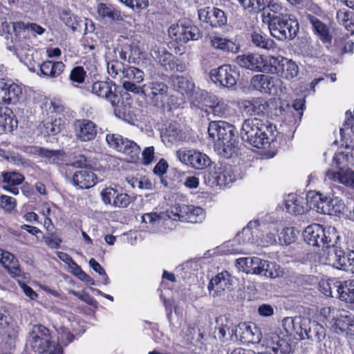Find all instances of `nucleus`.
<instances>
[{
	"label": "nucleus",
	"mask_w": 354,
	"mask_h": 354,
	"mask_svg": "<svg viewBox=\"0 0 354 354\" xmlns=\"http://www.w3.org/2000/svg\"><path fill=\"white\" fill-rule=\"evenodd\" d=\"M304 238L310 245L322 246L321 261L323 263L339 270L342 269V260L346 252L336 245L339 236L335 227H323L322 225L315 223L305 229Z\"/></svg>",
	"instance_id": "f257e3e1"
},
{
	"label": "nucleus",
	"mask_w": 354,
	"mask_h": 354,
	"mask_svg": "<svg viewBox=\"0 0 354 354\" xmlns=\"http://www.w3.org/2000/svg\"><path fill=\"white\" fill-rule=\"evenodd\" d=\"M209 138L214 142L215 150L225 158H230L238 151L237 133L231 124L223 121H212L208 127Z\"/></svg>",
	"instance_id": "f03ea898"
},
{
	"label": "nucleus",
	"mask_w": 354,
	"mask_h": 354,
	"mask_svg": "<svg viewBox=\"0 0 354 354\" xmlns=\"http://www.w3.org/2000/svg\"><path fill=\"white\" fill-rule=\"evenodd\" d=\"M275 126L259 118H248L242 124L241 139L258 149L266 148L274 141Z\"/></svg>",
	"instance_id": "7ed1b4c3"
},
{
	"label": "nucleus",
	"mask_w": 354,
	"mask_h": 354,
	"mask_svg": "<svg viewBox=\"0 0 354 354\" xmlns=\"http://www.w3.org/2000/svg\"><path fill=\"white\" fill-rule=\"evenodd\" d=\"M283 326L288 333H295L300 339H309L319 343L326 337V329L316 321H312L308 317L297 316L285 317Z\"/></svg>",
	"instance_id": "20e7f679"
},
{
	"label": "nucleus",
	"mask_w": 354,
	"mask_h": 354,
	"mask_svg": "<svg viewBox=\"0 0 354 354\" xmlns=\"http://www.w3.org/2000/svg\"><path fill=\"white\" fill-rule=\"evenodd\" d=\"M28 342L32 350L39 354H62V348L51 341L49 330L41 325H34L29 333Z\"/></svg>",
	"instance_id": "39448f33"
},
{
	"label": "nucleus",
	"mask_w": 354,
	"mask_h": 354,
	"mask_svg": "<svg viewBox=\"0 0 354 354\" xmlns=\"http://www.w3.org/2000/svg\"><path fill=\"white\" fill-rule=\"evenodd\" d=\"M271 35L280 41L292 40L297 35L299 26L292 15L268 25Z\"/></svg>",
	"instance_id": "423d86ee"
},
{
	"label": "nucleus",
	"mask_w": 354,
	"mask_h": 354,
	"mask_svg": "<svg viewBox=\"0 0 354 354\" xmlns=\"http://www.w3.org/2000/svg\"><path fill=\"white\" fill-rule=\"evenodd\" d=\"M127 86L133 93L147 96L155 106L162 105L169 95V87L162 82H148L142 86H135L131 84Z\"/></svg>",
	"instance_id": "0eeeda50"
},
{
	"label": "nucleus",
	"mask_w": 354,
	"mask_h": 354,
	"mask_svg": "<svg viewBox=\"0 0 354 354\" xmlns=\"http://www.w3.org/2000/svg\"><path fill=\"white\" fill-rule=\"evenodd\" d=\"M239 178L230 165L219 164L209 169L204 175L205 183L209 187L226 186Z\"/></svg>",
	"instance_id": "6e6552de"
},
{
	"label": "nucleus",
	"mask_w": 354,
	"mask_h": 354,
	"mask_svg": "<svg viewBox=\"0 0 354 354\" xmlns=\"http://www.w3.org/2000/svg\"><path fill=\"white\" fill-rule=\"evenodd\" d=\"M169 37L180 44H186L190 40L196 41L202 37L199 28L187 19L179 20L168 29Z\"/></svg>",
	"instance_id": "1a4fd4ad"
},
{
	"label": "nucleus",
	"mask_w": 354,
	"mask_h": 354,
	"mask_svg": "<svg viewBox=\"0 0 354 354\" xmlns=\"http://www.w3.org/2000/svg\"><path fill=\"white\" fill-rule=\"evenodd\" d=\"M12 29L15 37H10V41H9V37H6V48L9 52L19 57L24 50L29 47V45L24 41L30 37V35L26 23L23 21L13 22Z\"/></svg>",
	"instance_id": "9d476101"
},
{
	"label": "nucleus",
	"mask_w": 354,
	"mask_h": 354,
	"mask_svg": "<svg viewBox=\"0 0 354 354\" xmlns=\"http://www.w3.org/2000/svg\"><path fill=\"white\" fill-rule=\"evenodd\" d=\"M176 156L183 164L195 169H203L212 164L211 159L204 153L194 149L182 148Z\"/></svg>",
	"instance_id": "9b49d317"
},
{
	"label": "nucleus",
	"mask_w": 354,
	"mask_h": 354,
	"mask_svg": "<svg viewBox=\"0 0 354 354\" xmlns=\"http://www.w3.org/2000/svg\"><path fill=\"white\" fill-rule=\"evenodd\" d=\"M106 140L109 147L129 156L131 161L138 159L140 149L135 142L115 133L107 134Z\"/></svg>",
	"instance_id": "f8f14e48"
},
{
	"label": "nucleus",
	"mask_w": 354,
	"mask_h": 354,
	"mask_svg": "<svg viewBox=\"0 0 354 354\" xmlns=\"http://www.w3.org/2000/svg\"><path fill=\"white\" fill-rule=\"evenodd\" d=\"M170 213L174 220L178 218L180 221L192 223H201L205 216L203 209L192 205H178L172 207Z\"/></svg>",
	"instance_id": "ddd939ff"
},
{
	"label": "nucleus",
	"mask_w": 354,
	"mask_h": 354,
	"mask_svg": "<svg viewBox=\"0 0 354 354\" xmlns=\"http://www.w3.org/2000/svg\"><path fill=\"white\" fill-rule=\"evenodd\" d=\"M209 76L214 82L223 87L232 88L236 86L239 75L234 67L224 64L211 70Z\"/></svg>",
	"instance_id": "4468645a"
},
{
	"label": "nucleus",
	"mask_w": 354,
	"mask_h": 354,
	"mask_svg": "<svg viewBox=\"0 0 354 354\" xmlns=\"http://www.w3.org/2000/svg\"><path fill=\"white\" fill-rule=\"evenodd\" d=\"M60 20L73 32H92L95 28L91 20L88 19H81L73 14L68 9H63L59 12Z\"/></svg>",
	"instance_id": "2eb2a0df"
},
{
	"label": "nucleus",
	"mask_w": 354,
	"mask_h": 354,
	"mask_svg": "<svg viewBox=\"0 0 354 354\" xmlns=\"http://www.w3.org/2000/svg\"><path fill=\"white\" fill-rule=\"evenodd\" d=\"M91 91L97 96L106 99L112 106H115L120 100L117 93L116 85L111 81H97L91 87Z\"/></svg>",
	"instance_id": "dca6fc26"
},
{
	"label": "nucleus",
	"mask_w": 354,
	"mask_h": 354,
	"mask_svg": "<svg viewBox=\"0 0 354 354\" xmlns=\"http://www.w3.org/2000/svg\"><path fill=\"white\" fill-rule=\"evenodd\" d=\"M262 11V21L267 25L290 15L288 8L278 0H268L265 10Z\"/></svg>",
	"instance_id": "f3484780"
},
{
	"label": "nucleus",
	"mask_w": 354,
	"mask_h": 354,
	"mask_svg": "<svg viewBox=\"0 0 354 354\" xmlns=\"http://www.w3.org/2000/svg\"><path fill=\"white\" fill-rule=\"evenodd\" d=\"M280 82L274 77L259 74L253 76L250 80L251 86L261 93L274 94L277 93V84Z\"/></svg>",
	"instance_id": "a211bd4d"
},
{
	"label": "nucleus",
	"mask_w": 354,
	"mask_h": 354,
	"mask_svg": "<svg viewBox=\"0 0 354 354\" xmlns=\"http://www.w3.org/2000/svg\"><path fill=\"white\" fill-rule=\"evenodd\" d=\"M76 138L82 142L95 139L97 135L96 124L89 120H77L74 122Z\"/></svg>",
	"instance_id": "6ab92c4d"
},
{
	"label": "nucleus",
	"mask_w": 354,
	"mask_h": 354,
	"mask_svg": "<svg viewBox=\"0 0 354 354\" xmlns=\"http://www.w3.org/2000/svg\"><path fill=\"white\" fill-rule=\"evenodd\" d=\"M21 88L16 84L0 79V102L15 104L21 95Z\"/></svg>",
	"instance_id": "aec40b11"
},
{
	"label": "nucleus",
	"mask_w": 354,
	"mask_h": 354,
	"mask_svg": "<svg viewBox=\"0 0 354 354\" xmlns=\"http://www.w3.org/2000/svg\"><path fill=\"white\" fill-rule=\"evenodd\" d=\"M236 64L242 68L254 71H263L266 67L263 57L259 54H243L236 57Z\"/></svg>",
	"instance_id": "412c9836"
},
{
	"label": "nucleus",
	"mask_w": 354,
	"mask_h": 354,
	"mask_svg": "<svg viewBox=\"0 0 354 354\" xmlns=\"http://www.w3.org/2000/svg\"><path fill=\"white\" fill-rule=\"evenodd\" d=\"M268 106V102L262 97L244 100L240 102L241 110L249 115L263 114Z\"/></svg>",
	"instance_id": "4be33fe9"
},
{
	"label": "nucleus",
	"mask_w": 354,
	"mask_h": 354,
	"mask_svg": "<svg viewBox=\"0 0 354 354\" xmlns=\"http://www.w3.org/2000/svg\"><path fill=\"white\" fill-rule=\"evenodd\" d=\"M120 78L122 79L123 88L132 92L130 88H128L127 84H133L135 86H139L138 84L142 82L144 80V73L140 69L126 65L122 71V75H120Z\"/></svg>",
	"instance_id": "5701e85b"
},
{
	"label": "nucleus",
	"mask_w": 354,
	"mask_h": 354,
	"mask_svg": "<svg viewBox=\"0 0 354 354\" xmlns=\"http://www.w3.org/2000/svg\"><path fill=\"white\" fill-rule=\"evenodd\" d=\"M96 178L95 174L90 169H84L73 174L72 181L80 189H88L95 185Z\"/></svg>",
	"instance_id": "b1692460"
},
{
	"label": "nucleus",
	"mask_w": 354,
	"mask_h": 354,
	"mask_svg": "<svg viewBox=\"0 0 354 354\" xmlns=\"http://www.w3.org/2000/svg\"><path fill=\"white\" fill-rule=\"evenodd\" d=\"M326 176L329 180L354 188V171L349 168L337 171L328 170L326 173Z\"/></svg>",
	"instance_id": "393cba45"
},
{
	"label": "nucleus",
	"mask_w": 354,
	"mask_h": 354,
	"mask_svg": "<svg viewBox=\"0 0 354 354\" xmlns=\"http://www.w3.org/2000/svg\"><path fill=\"white\" fill-rule=\"evenodd\" d=\"M286 210L292 214H302L308 210L306 198L295 194H289L285 201Z\"/></svg>",
	"instance_id": "a878e982"
},
{
	"label": "nucleus",
	"mask_w": 354,
	"mask_h": 354,
	"mask_svg": "<svg viewBox=\"0 0 354 354\" xmlns=\"http://www.w3.org/2000/svg\"><path fill=\"white\" fill-rule=\"evenodd\" d=\"M97 12L102 19L111 22H119L123 20L121 11L112 4L100 3L97 6Z\"/></svg>",
	"instance_id": "bb28decb"
},
{
	"label": "nucleus",
	"mask_w": 354,
	"mask_h": 354,
	"mask_svg": "<svg viewBox=\"0 0 354 354\" xmlns=\"http://www.w3.org/2000/svg\"><path fill=\"white\" fill-rule=\"evenodd\" d=\"M162 140L165 144H173L185 140L186 136L179 129L176 123L169 124L161 134Z\"/></svg>",
	"instance_id": "cd10ccee"
},
{
	"label": "nucleus",
	"mask_w": 354,
	"mask_h": 354,
	"mask_svg": "<svg viewBox=\"0 0 354 354\" xmlns=\"http://www.w3.org/2000/svg\"><path fill=\"white\" fill-rule=\"evenodd\" d=\"M267 352L273 354H289L291 351V346L284 339L277 335L271 336V339L267 344Z\"/></svg>",
	"instance_id": "c85d7f7f"
},
{
	"label": "nucleus",
	"mask_w": 354,
	"mask_h": 354,
	"mask_svg": "<svg viewBox=\"0 0 354 354\" xmlns=\"http://www.w3.org/2000/svg\"><path fill=\"white\" fill-rule=\"evenodd\" d=\"M307 19L312 25L314 32L324 43H330L332 35L328 26L321 21L318 18L312 15L307 16Z\"/></svg>",
	"instance_id": "c756f323"
},
{
	"label": "nucleus",
	"mask_w": 354,
	"mask_h": 354,
	"mask_svg": "<svg viewBox=\"0 0 354 354\" xmlns=\"http://www.w3.org/2000/svg\"><path fill=\"white\" fill-rule=\"evenodd\" d=\"M233 279L227 271H223L210 280L208 289L211 290L216 287L218 292L229 289L232 285Z\"/></svg>",
	"instance_id": "7c9ffc66"
},
{
	"label": "nucleus",
	"mask_w": 354,
	"mask_h": 354,
	"mask_svg": "<svg viewBox=\"0 0 354 354\" xmlns=\"http://www.w3.org/2000/svg\"><path fill=\"white\" fill-rule=\"evenodd\" d=\"M239 333H240V341L246 342H259L261 333L255 326H252L246 323L239 324Z\"/></svg>",
	"instance_id": "2f4dec72"
},
{
	"label": "nucleus",
	"mask_w": 354,
	"mask_h": 354,
	"mask_svg": "<svg viewBox=\"0 0 354 354\" xmlns=\"http://www.w3.org/2000/svg\"><path fill=\"white\" fill-rule=\"evenodd\" d=\"M65 65L62 62H44L40 66L41 75L48 78H56L64 71Z\"/></svg>",
	"instance_id": "473e14b6"
},
{
	"label": "nucleus",
	"mask_w": 354,
	"mask_h": 354,
	"mask_svg": "<svg viewBox=\"0 0 354 354\" xmlns=\"http://www.w3.org/2000/svg\"><path fill=\"white\" fill-rule=\"evenodd\" d=\"M210 43L213 48L226 52L237 53L239 47L232 41L218 36H211Z\"/></svg>",
	"instance_id": "72a5a7b5"
},
{
	"label": "nucleus",
	"mask_w": 354,
	"mask_h": 354,
	"mask_svg": "<svg viewBox=\"0 0 354 354\" xmlns=\"http://www.w3.org/2000/svg\"><path fill=\"white\" fill-rule=\"evenodd\" d=\"M337 287L339 297L342 301L354 304V280L339 282Z\"/></svg>",
	"instance_id": "f704fd0d"
},
{
	"label": "nucleus",
	"mask_w": 354,
	"mask_h": 354,
	"mask_svg": "<svg viewBox=\"0 0 354 354\" xmlns=\"http://www.w3.org/2000/svg\"><path fill=\"white\" fill-rule=\"evenodd\" d=\"M299 74V67L292 59L286 58L283 61L281 70L277 75L282 79L292 80Z\"/></svg>",
	"instance_id": "c9c22d12"
},
{
	"label": "nucleus",
	"mask_w": 354,
	"mask_h": 354,
	"mask_svg": "<svg viewBox=\"0 0 354 354\" xmlns=\"http://www.w3.org/2000/svg\"><path fill=\"white\" fill-rule=\"evenodd\" d=\"M174 86L183 95L189 97L195 91L194 84L187 77L177 76L173 80Z\"/></svg>",
	"instance_id": "e433bc0d"
},
{
	"label": "nucleus",
	"mask_w": 354,
	"mask_h": 354,
	"mask_svg": "<svg viewBox=\"0 0 354 354\" xmlns=\"http://www.w3.org/2000/svg\"><path fill=\"white\" fill-rule=\"evenodd\" d=\"M15 333L12 319L0 311V335L11 338L15 336Z\"/></svg>",
	"instance_id": "4c0bfd02"
},
{
	"label": "nucleus",
	"mask_w": 354,
	"mask_h": 354,
	"mask_svg": "<svg viewBox=\"0 0 354 354\" xmlns=\"http://www.w3.org/2000/svg\"><path fill=\"white\" fill-rule=\"evenodd\" d=\"M353 14L346 10H339L336 14V18L338 23L342 25L345 28L351 32L354 33V19Z\"/></svg>",
	"instance_id": "58836bf2"
},
{
	"label": "nucleus",
	"mask_w": 354,
	"mask_h": 354,
	"mask_svg": "<svg viewBox=\"0 0 354 354\" xmlns=\"http://www.w3.org/2000/svg\"><path fill=\"white\" fill-rule=\"evenodd\" d=\"M64 127V122L59 118L53 121H46L43 122L41 133L44 135H56L61 132Z\"/></svg>",
	"instance_id": "ea45409f"
},
{
	"label": "nucleus",
	"mask_w": 354,
	"mask_h": 354,
	"mask_svg": "<svg viewBox=\"0 0 354 354\" xmlns=\"http://www.w3.org/2000/svg\"><path fill=\"white\" fill-rule=\"evenodd\" d=\"M250 41L256 47L269 50L273 48L274 41L259 32H254L250 35Z\"/></svg>",
	"instance_id": "a19ab883"
},
{
	"label": "nucleus",
	"mask_w": 354,
	"mask_h": 354,
	"mask_svg": "<svg viewBox=\"0 0 354 354\" xmlns=\"http://www.w3.org/2000/svg\"><path fill=\"white\" fill-rule=\"evenodd\" d=\"M153 56L167 71H169V69L171 68V65L175 57L171 53L165 49L155 50Z\"/></svg>",
	"instance_id": "79ce46f5"
},
{
	"label": "nucleus",
	"mask_w": 354,
	"mask_h": 354,
	"mask_svg": "<svg viewBox=\"0 0 354 354\" xmlns=\"http://www.w3.org/2000/svg\"><path fill=\"white\" fill-rule=\"evenodd\" d=\"M286 57L282 56H268L266 61L263 71H268L271 74L278 75Z\"/></svg>",
	"instance_id": "37998d69"
},
{
	"label": "nucleus",
	"mask_w": 354,
	"mask_h": 354,
	"mask_svg": "<svg viewBox=\"0 0 354 354\" xmlns=\"http://www.w3.org/2000/svg\"><path fill=\"white\" fill-rule=\"evenodd\" d=\"M209 25L212 27H221L226 24L227 17L225 12L217 8H211Z\"/></svg>",
	"instance_id": "c03bdc74"
},
{
	"label": "nucleus",
	"mask_w": 354,
	"mask_h": 354,
	"mask_svg": "<svg viewBox=\"0 0 354 354\" xmlns=\"http://www.w3.org/2000/svg\"><path fill=\"white\" fill-rule=\"evenodd\" d=\"M263 267L264 270L263 271L261 276L275 279L282 276L283 273L281 267L273 261H266V263Z\"/></svg>",
	"instance_id": "a18cd8bd"
},
{
	"label": "nucleus",
	"mask_w": 354,
	"mask_h": 354,
	"mask_svg": "<svg viewBox=\"0 0 354 354\" xmlns=\"http://www.w3.org/2000/svg\"><path fill=\"white\" fill-rule=\"evenodd\" d=\"M2 183L6 186H17L23 183L24 176L19 172L8 171L1 173Z\"/></svg>",
	"instance_id": "49530a36"
},
{
	"label": "nucleus",
	"mask_w": 354,
	"mask_h": 354,
	"mask_svg": "<svg viewBox=\"0 0 354 354\" xmlns=\"http://www.w3.org/2000/svg\"><path fill=\"white\" fill-rule=\"evenodd\" d=\"M10 109H6L3 114H0V126L3 127L5 131H12L15 127H17V121L13 120L10 115L12 114Z\"/></svg>",
	"instance_id": "de8ad7c7"
},
{
	"label": "nucleus",
	"mask_w": 354,
	"mask_h": 354,
	"mask_svg": "<svg viewBox=\"0 0 354 354\" xmlns=\"http://www.w3.org/2000/svg\"><path fill=\"white\" fill-rule=\"evenodd\" d=\"M166 217L169 218H173L170 212H160L157 214L156 212L147 213L142 216V221L143 223H149L151 225H154L156 223H159L161 220L165 219Z\"/></svg>",
	"instance_id": "09e8293b"
},
{
	"label": "nucleus",
	"mask_w": 354,
	"mask_h": 354,
	"mask_svg": "<svg viewBox=\"0 0 354 354\" xmlns=\"http://www.w3.org/2000/svg\"><path fill=\"white\" fill-rule=\"evenodd\" d=\"M322 197L323 194L319 192H309L306 198L307 208L319 212V202L322 201Z\"/></svg>",
	"instance_id": "8fccbe9b"
},
{
	"label": "nucleus",
	"mask_w": 354,
	"mask_h": 354,
	"mask_svg": "<svg viewBox=\"0 0 354 354\" xmlns=\"http://www.w3.org/2000/svg\"><path fill=\"white\" fill-rule=\"evenodd\" d=\"M119 192L120 191L115 188L111 187H105L100 192L101 198L104 204L113 205V203L116 201Z\"/></svg>",
	"instance_id": "3c124183"
},
{
	"label": "nucleus",
	"mask_w": 354,
	"mask_h": 354,
	"mask_svg": "<svg viewBox=\"0 0 354 354\" xmlns=\"http://www.w3.org/2000/svg\"><path fill=\"white\" fill-rule=\"evenodd\" d=\"M297 237V233L293 227H287L283 229L279 235V241L281 245H290L295 242Z\"/></svg>",
	"instance_id": "603ef678"
},
{
	"label": "nucleus",
	"mask_w": 354,
	"mask_h": 354,
	"mask_svg": "<svg viewBox=\"0 0 354 354\" xmlns=\"http://www.w3.org/2000/svg\"><path fill=\"white\" fill-rule=\"evenodd\" d=\"M337 324L342 330L346 331L348 335L354 336V317L342 316Z\"/></svg>",
	"instance_id": "864d4df0"
},
{
	"label": "nucleus",
	"mask_w": 354,
	"mask_h": 354,
	"mask_svg": "<svg viewBox=\"0 0 354 354\" xmlns=\"http://www.w3.org/2000/svg\"><path fill=\"white\" fill-rule=\"evenodd\" d=\"M207 93L198 88H196L193 93L191 94V103L194 106L203 110L204 98L206 97Z\"/></svg>",
	"instance_id": "5fc2aeb1"
},
{
	"label": "nucleus",
	"mask_w": 354,
	"mask_h": 354,
	"mask_svg": "<svg viewBox=\"0 0 354 354\" xmlns=\"http://www.w3.org/2000/svg\"><path fill=\"white\" fill-rule=\"evenodd\" d=\"M205 113L207 116L212 115L214 117H223L227 113V104L218 100L210 109H205Z\"/></svg>",
	"instance_id": "6e6d98bb"
},
{
	"label": "nucleus",
	"mask_w": 354,
	"mask_h": 354,
	"mask_svg": "<svg viewBox=\"0 0 354 354\" xmlns=\"http://www.w3.org/2000/svg\"><path fill=\"white\" fill-rule=\"evenodd\" d=\"M335 200L330 199L326 196H324L323 195L322 201L320 203L319 206V212L321 214H333V213H335L337 210L334 209V204L333 203L335 202Z\"/></svg>",
	"instance_id": "4d7b16f0"
},
{
	"label": "nucleus",
	"mask_w": 354,
	"mask_h": 354,
	"mask_svg": "<svg viewBox=\"0 0 354 354\" xmlns=\"http://www.w3.org/2000/svg\"><path fill=\"white\" fill-rule=\"evenodd\" d=\"M342 270L354 273V250H347L345 252Z\"/></svg>",
	"instance_id": "13d9d810"
},
{
	"label": "nucleus",
	"mask_w": 354,
	"mask_h": 354,
	"mask_svg": "<svg viewBox=\"0 0 354 354\" xmlns=\"http://www.w3.org/2000/svg\"><path fill=\"white\" fill-rule=\"evenodd\" d=\"M36 152L41 157L46 158L50 162H54L59 159L62 156V151L59 150H49L43 147H38Z\"/></svg>",
	"instance_id": "bf43d9fd"
},
{
	"label": "nucleus",
	"mask_w": 354,
	"mask_h": 354,
	"mask_svg": "<svg viewBox=\"0 0 354 354\" xmlns=\"http://www.w3.org/2000/svg\"><path fill=\"white\" fill-rule=\"evenodd\" d=\"M125 66V65L118 60H112L106 64L107 72L113 78H115L120 73L122 74V71H123Z\"/></svg>",
	"instance_id": "052dcab7"
},
{
	"label": "nucleus",
	"mask_w": 354,
	"mask_h": 354,
	"mask_svg": "<svg viewBox=\"0 0 354 354\" xmlns=\"http://www.w3.org/2000/svg\"><path fill=\"white\" fill-rule=\"evenodd\" d=\"M86 72L82 66H75L71 71L69 80L77 84H82L84 82Z\"/></svg>",
	"instance_id": "680f3d73"
},
{
	"label": "nucleus",
	"mask_w": 354,
	"mask_h": 354,
	"mask_svg": "<svg viewBox=\"0 0 354 354\" xmlns=\"http://www.w3.org/2000/svg\"><path fill=\"white\" fill-rule=\"evenodd\" d=\"M265 263L266 260L256 257H251V269L250 270V274L262 275Z\"/></svg>",
	"instance_id": "e2e57ef3"
},
{
	"label": "nucleus",
	"mask_w": 354,
	"mask_h": 354,
	"mask_svg": "<svg viewBox=\"0 0 354 354\" xmlns=\"http://www.w3.org/2000/svg\"><path fill=\"white\" fill-rule=\"evenodd\" d=\"M89 165L86 158L84 155H79L75 158V160L69 164H66L62 169L67 170L71 167L75 168L88 169L87 167Z\"/></svg>",
	"instance_id": "0e129e2a"
},
{
	"label": "nucleus",
	"mask_w": 354,
	"mask_h": 354,
	"mask_svg": "<svg viewBox=\"0 0 354 354\" xmlns=\"http://www.w3.org/2000/svg\"><path fill=\"white\" fill-rule=\"evenodd\" d=\"M0 207L7 212H11L16 207V201L14 198L1 195L0 197Z\"/></svg>",
	"instance_id": "69168bd1"
},
{
	"label": "nucleus",
	"mask_w": 354,
	"mask_h": 354,
	"mask_svg": "<svg viewBox=\"0 0 354 354\" xmlns=\"http://www.w3.org/2000/svg\"><path fill=\"white\" fill-rule=\"evenodd\" d=\"M349 159L348 153L345 154L344 152H339L335 153L333 157V162L336 167L338 168V171L341 169H345L344 167L347 166V162Z\"/></svg>",
	"instance_id": "338daca9"
},
{
	"label": "nucleus",
	"mask_w": 354,
	"mask_h": 354,
	"mask_svg": "<svg viewBox=\"0 0 354 354\" xmlns=\"http://www.w3.org/2000/svg\"><path fill=\"white\" fill-rule=\"evenodd\" d=\"M235 266L239 271L250 274L251 269V257H242L237 259Z\"/></svg>",
	"instance_id": "774afa93"
}]
</instances>
